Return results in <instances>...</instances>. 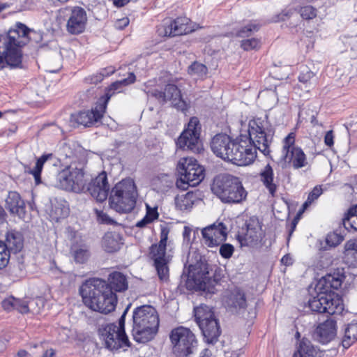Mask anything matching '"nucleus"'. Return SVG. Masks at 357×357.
I'll return each instance as SVG.
<instances>
[{"mask_svg": "<svg viewBox=\"0 0 357 357\" xmlns=\"http://www.w3.org/2000/svg\"><path fill=\"white\" fill-rule=\"evenodd\" d=\"M259 176L261 181L273 197L277 190V185L274 182V173L272 167L267 164L261 169Z\"/></svg>", "mask_w": 357, "mask_h": 357, "instance_id": "30", "label": "nucleus"}, {"mask_svg": "<svg viewBox=\"0 0 357 357\" xmlns=\"http://www.w3.org/2000/svg\"><path fill=\"white\" fill-rule=\"evenodd\" d=\"M259 29V24L256 22H250L248 24L238 29L236 36L240 38H245L250 36L252 33L258 31Z\"/></svg>", "mask_w": 357, "mask_h": 357, "instance_id": "40", "label": "nucleus"}, {"mask_svg": "<svg viewBox=\"0 0 357 357\" xmlns=\"http://www.w3.org/2000/svg\"><path fill=\"white\" fill-rule=\"evenodd\" d=\"M296 135L290 132L282 141L281 160L291 164L294 169H300L307 164L306 155L303 151L295 146Z\"/></svg>", "mask_w": 357, "mask_h": 357, "instance_id": "15", "label": "nucleus"}, {"mask_svg": "<svg viewBox=\"0 0 357 357\" xmlns=\"http://www.w3.org/2000/svg\"><path fill=\"white\" fill-rule=\"evenodd\" d=\"M6 208L11 214L21 216L25 213V204L20 194L17 192H10L6 199Z\"/></svg>", "mask_w": 357, "mask_h": 357, "instance_id": "25", "label": "nucleus"}, {"mask_svg": "<svg viewBox=\"0 0 357 357\" xmlns=\"http://www.w3.org/2000/svg\"><path fill=\"white\" fill-rule=\"evenodd\" d=\"M103 79V75H101L100 73H98L87 77L86 79L90 84H97L98 83L100 82Z\"/></svg>", "mask_w": 357, "mask_h": 357, "instance_id": "57", "label": "nucleus"}, {"mask_svg": "<svg viewBox=\"0 0 357 357\" xmlns=\"http://www.w3.org/2000/svg\"><path fill=\"white\" fill-rule=\"evenodd\" d=\"M80 293L85 305L93 311L107 314L115 310L116 295L103 280H87L81 287Z\"/></svg>", "mask_w": 357, "mask_h": 357, "instance_id": "3", "label": "nucleus"}, {"mask_svg": "<svg viewBox=\"0 0 357 357\" xmlns=\"http://www.w3.org/2000/svg\"><path fill=\"white\" fill-rule=\"evenodd\" d=\"M36 35L39 40L42 35L29 29L25 24L17 22L15 29L7 34L0 36V70L6 66L10 68H22V54L20 47L28 42L29 35Z\"/></svg>", "mask_w": 357, "mask_h": 357, "instance_id": "2", "label": "nucleus"}, {"mask_svg": "<svg viewBox=\"0 0 357 357\" xmlns=\"http://www.w3.org/2000/svg\"><path fill=\"white\" fill-rule=\"evenodd\" d=\"M121 238L116 232H107L102 238V245L104 250L107 252H117L121 245Z\"/></svg>", "mask_w": 357, "mask_h": 357, "instance_id": "31", "label": "nucleus"}, {"mask_svg": "<svg viewBox=\"0 0 357 357\" xmlns=\"http://www.w3.org/2000/svg\"><path fill=\"white\" fill-rule=\"evenodd\" d=\"M190 19L180 17L173 20L169 25L165 28V36L174 37L186 34L192 31L188 24Z\"/></svg>", "mask_w": 357, "mask_h": 357, "instance_id": "24", "label": "nucleus"}, {"mask_svg": "<svg viewBox=\"0 0 357 357\" xmlns=\"http://www.w3.org/2000/svg\"><path fill=\"white\" fill-rule=\"evenodd\" d=\"M234 251V248L229 243L222 244L220 247V255L225 259L230 258Z\"/></svg>", "mask_w": 357, "mask_h": 357, "instance_id": "47", "label": "nucleus"}, {"mask_svg": "<svg viewBox=\"0 0 357 357\" xmlns=\"http://www.w3.org/2000/svg\"><path fill=\"white\" fill-rule=\"evenodd\" d=\"M344 240V235L338 233L337 231L330 233L326 236V243L330 247H336Z\"/></svg>", "mask_w": 357, "mask_h": 357, "instance_id": "41", "label": "nucleus"}, {"mask_svg": "<svg viewBox=\"0 0 357 357\" xmlns=\"http://www.w3.org/2000/svg\"><path fill=\"white\" fill-rule=\"evenodd\" d=\"M132 336L139 343L151 340L158 331L159 316L151 305L136 307L132 312Z\"/></svg>", "mask_w": 357, "mask_h": 357, "instance_id": "4", "label": "nucleus"}, {"mask_svg": "<svg viewBox=\"0 0 357 357\" xmlns=\"http://www.w3.org/2000/svg\"><path fill=\"white\" fill-rule=\"evenodd\" d=\"M150 257L154 261L155 267L160 280H166L168 278L169 257L166 255V246L158 244L152 245L150 248Z\"/></svg>", "mask_w": 357, "mask_h": 357, "instance_id": "22", "label": "nucleus"}, {"mask_svg": "<svg viewBox=\"0 0 357 357\" xmlns=\"http://www.w3.org/2000/svg\"><path fill=\"white\" fill-rule=\"evenodd\" d=\"M298 80L300 83L299 86L302 88V85H303L307 91H309L310 89L316 85L314 74L311 70H307L305 72H301L298 76Z\"/></svg>", "mask_w": 357, "mask_h": 357, "instance_id": "38", "label": "nucleus"}, {"mask_svg": "<svg viewBox=\"0 0 357 357\" xmlns=\"http://www.w3.org/2000/svg\"><path fill=\"white\" fill-rule=\"evenodd\" d=\"M130 307V304H129L127 307L125 309L123 313L119 320V326H117V329L119 333H121L123 334H126L125 332V319L126 314L128 311L129 307Z\"/></svg>", "mask_w": 357, "mask_h": 357, "instance_id": "52", "label": "nucleus"}, {"mask_svg": "<svg viewBox=\"0 0 357 357\" xmlns=\"http://www.w3.org/2000/svg\"><path fill=\"white\" fill-rule=\"evenodd\" d=\"M177 170L181 176L180 179L176 181L178 188L185 189L187 186H196L204 178V169L192 158H181L178 163Z\"/></svg>", "mask_w": 357, "mask_h": 357, "instance_id": "9", "label": "nucleus"}, {"mask_svg": "<svg viewBox=\"0 0 357 357\" xmlns=\"http://www.w3.org/2000/svg\"><path fill=\"white\" fill-rule=\"evenodd\" d=\"M204 243L213 248L220 245L227 238V228L222 222L214 223L202 230Z\"/></svg>", "mask_w": 357, "mask_h": 357, "instance_id": "19", "label": "nucleus"}, {"mask_svg": "<svg viewBox=\"0 0 357 357\" xmlns=\"http://www.w3.org/2000/svg\"><path fill=\"white\" fill-rule=\"evenodd\" d=\"M56 188L76 193L85 190L84 172L81 168L69 167L59 172L52 184Z\"/></svg>", "mask_w": 357, "mask_h": 357, "instance_id": "11", "label": "nucleus"}, {"mask_svg": "<svg viewBox=\"0 0 357 357\" xmlns=\"http://www.w3.org/2000/svg\"><path fill=\"white\" fill-rule=\"evenodd\" d=\"M130 20L128 17H123L121 19L117 20L114 23V27L116 29H123L129 24Z\"/></svg>", "mask_w": 357, "mask_h": 357, "instance_id": "55", "label": "nucleus"}, {"mask_svg": "<svg viewBox=\"0 0 357 357\" xmlns=\"http://www.w3.org/2000/svg\"><path fill=\"white\" fill-rule=\"evenodd\" d=\"M135 79L136 77L135 74L133 73H130L127 78L112 83L104 96H107L108 94H110L111 97L116 91L120 92L123 86L134 83Z\"/></svg>", "mask_w": 357, "mask_h": 357, "instance_id": "37", "label": "nucleus"}, {"mask_svg": "<svg viewBox=\"0 0 357 357\" xmlns=\"http://www.w3.org/2000/svg\"><path fill=\"white\" fill-rule=\"evenodd\" d=\"M296 10V8H287L275 16L274 22L284 21L289 19Z\"/></svg>", "mask_w": 357, "mask_h": 357, "instance_id": "49", "label": "nucleus"}, {"mask_svg": "<svg viewBox=\"0 0 357 357\" xmlns=\"http://www.w3.org/2000/svg\"><path fill=\"white\" fill-rule=\"evenodd\" d=\"M207 264L202 261L201 257L195 264L188 265V279L194 281L197 288L209 294H215V284H217L215 279L213 280L208 278Z\"/></svg>", "mask_w": 357, "mask_h": 357, "instance_id": "14", "label": "nucleus"}, {"mask_svg": "<svg viewBox=\"0 0 357 357\" xmlns=\"http://www.w3.org/2000/svg\"><path fill=\"white\" fill-rule=\"evenodd\" d=\"M199 200L197 192H188L185 194L177 195L175 198V204L177 209L181 211H189Z\"/></svg>", "mask_w": 357, "mask_h": 357, "instance_id": "27", "label": "nucleus"}, {"mask_svg": "<svg viewBox=\"0 0 357 357\" xmlns=\"http://www.w3.org/2000/svg\"><path fill=\"white\" fill-rule=\"evenodd\" d=\"M188 72L191 76L204 79L207 75L208 68L205 65L195 61L188 67Z\"/></svg>", "mask_w": 357, "mask_h": 357, "instance_id": "39", "label": "nucleus"}, {"mask_svg": "<svg viewBox=\"0 0 357 357\" xmlns=\"http://www.w3.org/2000/svg\"><path fill=\"white\" fill-rule=\"evenodd\" d=\"M145 216L148 217L151 222H153L155 220L158 219L159 214L157 208H151L148 204H146V213Z\"/></svg>", "mask_w": 357, "mask_h": 357, "instance_id": "53", "label": "nucleus"}, {"mask_svg": "<svg viewBox=\"0 0 357 357\" xmlns=\"http://www.w3.org/2000/svg\"><path fill=\"white\" fill-rule=\"evenodd\" d=\"M17 305H15V309L21 313H26L29 312V307L25 301L16 299Z\"/></svg>", "mask_w": 357, "mask_h": 357, "instance_id": "54", "label": "nucleus"}, {"mask_svg": "<svg viewBox=\"0 0 357 357\" xmlns=\"http://www.w3.org/2000/svg\"><path fill=\"white\" fill-rule=\"evenodd\" d=\"M245 228L238 232L237 240L241 247H248L250 248L259 246L263 236L261 226L259 219L257 217H251L245 223Z\"/></svg>", "mask_w": 357, "mask_h": 357, "instance_id": "17", "label": "nucleus"}, {"mask_svg": "<svg viewBox=\"0 0 357 357\" xmlns=\"http://www.w3.org/2000/svg\"><path fill=\"white\" fill-rule=\"evenodd\" d=\"M6 213L3 206L0 204V225L6 221Z\"/></svg>", "mask_w": 357, "mask_h": 357, "instance_id": "64", "label": "nucleus"}, {"mask_svg": "<svg viewBox=\"0 0 357 357\" xmlns=\"http://www.w3.org/2000/svg\"><path fill=\"white\" fill-rule=\"evenodd\" d=\"M195 321L202 331L204 340L208 344L215 343L221 333L218 319L212 309L201 305L194 309Z\"/></svg>", "mask_w": 357, "mask_h": 357, "instance_id": "7", "label": "nucleus"}, {"mask_svg": "<svg viewBox=\"0 0 357 357\" xmlns=\"http://www.w3.org/2000/svg\"><path fill=\"white\" fill-rule=\"evenodd\" d=\"M331 278V276H329L328 280ZM341 284H342V281L340 279L334 278L333 277H332V281H331V287H333V289H337L341 286Z\"/></svg>", "mask_w": 357, "mask_h": 357, "instance_id": "61", "label": "nucleus"}, {"mask_svg": "<svg viewBox=\"0 0 357 357\" xmlns=\"http://www.w3.org/2000/svg\"><path fill=\"white\" fill-rule=\"evenodd\" d=\"M169 233V229L168 227L162 226L160 229V241L158 245L167 246V241L168 239V235Z\"/></svg>", "mask_w": 357, "mask_h": 357, "instance_id": "50", "label": "nucleus"}, {"mask_svg": "<svg viewBox=\"0 0 357 357\" xmlns=\"http://www.w3.org/2000/svg\"><path fill=\"white\" fill-rule=\"evenodd\" d=\"M322 194V189L320 186H315L313 190L310 192L307 200L303 204V209H306L310 206L312 203L318 199V197Z\"/></svg>", "mask_w": 357, "mask_h": 357, "instance_id": "43", "label": "nucleus"}, {"mask_svg": "<svg viewBox=\"0 0 357 357\" xmlns=\"http://www.w3.org/2000/svg\"><path fill=\"white\" fill-rule=\"evenodd\" d=\"M138 192L134 180L122 179L112 188L109 204L112 209L119 213H130L135 207Z\"/></svg>", "mask_w": 357, "mask_h": 357, "instance_id": "5", "label": "nucleus"}, {"mask_svg": "<svg viewBox=\"0 0 357 357\" xmlns=\"http://www.w3.org/2000/svg\"><path fill=\"white\" fill-rule=\"evenodd\" d=\"M71 254L77 264H84L90 257L89 248L86 245H73L71 247Z\"/></svg>", "mask_w": 357, "mask_h": 357, "instance_id": "33", "label": "nucleus"}, {"mask_svg": "<svg viewBox=\"0 0 357 357\" xmlns=\"http://www.w3.org/2000/svg\"><path fill=\"white\" fill-rule=\"evenodd\" d=\"M53 158L54 155L52 153L43 154L38 158L35 167L30 172L33 176L36 184L41 183L40 175L44 164Z\"/></svg>", "mask_w": 357, "mask_h": 357, "instance_id": "34", "label": "nucleus"}, {"mask_svg": "<svg viewBox=\"0 0 357 357\" xmlns=\"http://www.w3.org/2000/svg\"><path fill=\"white\" fill-rule=\"evenodd\" d=\"M241 47L245 51H250L260 47V40L255 38L243 40Z\"/></svg>", "mask_w": 357, "mask_h": 357, "instance_id": "44", "label": "nucleus"}, {"mask_svg": "<svg viewBox=\"0 0 357 357\" xmlns=\"http://www.w3.org/2000/svg\"><path fill=\"white\" fill-rule=\"evenodd\" d=\"M298 12L301 16L305 20L312 19L317 15V10L311 6L301 7Z\"/></svg>", "mask_w": 357, "mask_h": 357, "instance_id": "45", "label": "nucleus"}, {"mask_svg": "<svg viewBox=\"0 0 357 357\" xmlns=\"http://www.w3.org/2000/svg\"><path fill=\"white\" fill-rule=\"evenodd\" d=\"M169 338L176 357H190L197 349V339L188 328L180 326L173 329Z\"/></svg>", "mask_w": 357, "mask_h": 357, "instance_id": "8", "label": "nucleus"}, {"mask_svg": "<svg viewBox=\"0 0 357 357\" xmlns=\"http://www.w3.org/2000/svg\"><path fill=\"white\" fill-rule=\"evenodd\" d=\"M87 22L86 10L79 6L73 7L66 22L67 31L73 35H78L85 30Z\"/></svg>", "mask_w": 357, "mask_h": 357, "instance_id": "21", "label": "nucleus"}, {"mask_svg": "<svg viewBox=\"0 0 357 357\" xmlns=\"http://www.w3.org/2000/svg\"><path fill=\"white\" fill-rule=\"evenodd\" d=\"M318 354V349L307 338L303 337L299 342L297 351L293 357H301L307 356L309 357H315Z\"/></svg>", "mask_w": 357, "mask_h": 357, "instance_id": "32", "label": "nucleus"}, {"mask_svg": "<svg viewBox=\"0 0 357 357\" xmlns=\"http://www.w3.org/2000/svg\"><path fill=\"white\" fill-rule=\"evenodd\" d=\"M50 211L52 218L58 222L68 215L69 208L65 203L55 202L52 204Z\"/></svg>", "mask_w": 357, "mask_h": 357, "instance_id": "36", "label": "nucleus"}, {"mask_svg": "<svg viewBox=\"0 0 357 357\" xmlns=\"http://www.w3.org/2000/svg\"><path fill=\"white\" fill-rule=\"evenodd\" d=\"M308 304L312 311L330 315L340 314L344 309L342 298L334 292H320Z\"/></svg>", "mask_w": 357, "mask_h": 357, "instance_id": "10", "label": "nucleus"}, {"mask_svg": "<svg viewBox=\"0 0 357 357\" xmlns=\"http://www.w3.org/2000/svg\"><path fill=\"white\" fill-rule=\"evenodd\" d=\"M109 190L107 176L105 172H102L91 180L87 185L85 183L84 192H88L97 202H102L107 198Z\"/></svg>", "mask_w": 357, "mask_h": 357, "instance_id": "20", "label": "nucleus"}, {"mask_svg": "<svg viewBox=\"0 0 357 357\" xmlns=\"http://www.w3.org/2000/svg\"><path fill=\"white\" fill-rule=\"evenodd\" d=\"M211 190L225 203H241L248 195L240 179L229 174L217 176Z\"/></svg>", "mask_w": 357, "mask_h": 357, "instance_id": "6", "label": "nucleus"}, {"mask_svg": "<svg viewBox=\"0 0 357 357\" xmlns=\"http://www.w3.org/2000/svg\"><path fill=\"white\" fill-rule=\"evenodd\" d=\"M114 68L113 67H109L107 68L102 69L100 72L101 75H103V77H107L114 73Z\"/></svg>", "mask_w": 357, "mask_h": 357, "instance_id": "63", "label": "nucleus"}, {"mask_svg": "<svg viewBox=\"0 0 357 357\" xmlns=\"http://www.w3.org/2000/svg\"><path fill=\"white\" fill-rule=\"evenodd\" d=\"M324 143L328 147H331L333 146L334 135H333V130H329V131L326 132V133L324 136Z\"/></svg>", "mask_w": 357, "mask_h": 357, "instance_id": "58", "label": "nucleus"}, {"mask_svg": "<svg viewBox=\"0 0 357 357\" xmlns=\"http://www.w3.org/2000/svg\"><path fill=\"white\" fill-rule=\"evenodd\" d=\"M151 222H152L149 219L148 217L144 216L142 220L136 223V227L139 228H143Z\"/></svg>", "mask_w": 357, "mask_h": 357, "instance_id": "59", "label": "nucleus"}, {"mask_svg": "<svg viewBox=\"0 0 357 357\" xmlns=\"http://www.w3.org/2000/svg\"><path fill=\"white\" fill-rule=\"evenodd\" d=\"M248 134L250 143L234 140L226 134H218L212 138L211 149L225 161L238 166L249 165L257 157V149L264 155L269 154L274 130L266 116L255 118L249 121Z\"/></svg>", "mask_w": 357, "mask_h": 357, "instance_id": "1", "label": "nucleus"}, {"mask_svg": "<svg viewBox=\"0 0 357 357\" xmlns=\"http://www.w3.org/2000/svg\"><path fill=\"white\" fill-rule=\"evenodd\" d=\"M192 232V229L188 226H185L183 231V238L184 243L187 244L190 243L191 242V234Z\"/></svg>", "mask_w": 357, "mask_h": 357, "instance_id": "56", "label": "nucleus"}, {"mask_svg": "<svg viewBox=\"0 0 357 357\" xmlns=\"http://www.w3.org/2000/svg\"><path fill=\"white\" fill-rule=\"evenodd\" d=\"M95 212L97 216V220L100 223L109 225H115L116 223L115 220L111 218L103 211L95 209Z\"/></svg>", "mask_w": 357, "mask_h": 357, "instance_id": "46", "label": "nucleus"}, {"mask_svg": "<svg viewBox=\"0 0 357 357\" xmlns=\"http://www.w3.org/2000/svg\"><path fill=\"white\" fill-rule=\"evenodd\" d=\"M201 126L197 117H191L187 128L183 131L176 141V146L183 150L198 153L200 150Z\"/></svg>", "mask_w": 357, "mask_h": 357, "instance_id": "16", "label": "nucleus"}, {"mask_svg": "<svg viewBox=\"0 0 357 357\" xmlns=\"http://www.w3.org/2000/svg\"><path fill=\"white\" fill-rule=\"evenodd\" d=\"M117 331V326L115 324L102 325L98 330L100 340L104 342L105 347L110 351L130 347L126 334Z\"/></svg>", "mask_w": 357, "mask_h": 357, "instance_id": "18", "label": "nucleus"}, {"mask_svg": "<svg viewBox=\"0 0 357 357\" xmlns=\"http://www.w3.org/2000/svg\"><path fill=\"white\" fill-rule=\"evenodd\" d=\"M109 99L110 94L100 97L96 103L94 108L73 114L70 116V121L84 127H90L94 125L103 117Z\"/></svg>", "mask_w": 357, "mask_h": 357, "instance_id": "12", "label": "nucleus"}, {"mask_svg": "<svg viewBox=\"0 0 357 357\" xmlns=\"http://www.w3.org/2000/svg\"><path fill=\"white\" fill-rule=\"evenodd\" d=\"M357 340V322L348 324L342 342V346L347 349Z\"/></svg>", "mask_w": 357, "mask_h": 357, "instance_id": "35", "label": "nucleus"}, {"mask_svg": "<svg viewBox=\"0 0 357 357\" xmlns=\"http://www.w3.org/2000/svg\"><path fill=\"white\" fill-rule=\"evenodd\" d=\"M294 259L290 255H285L281 259V263L285 266H290L293 264Z\"/></svg>", "mask_w": 357, "mask_h": 357, "instance_id": "60", "label": "nucleus"}, {"mask_svg": "<svg viewBox=\"0 0 357 357\" xmlns=\"http://www.w3.org/2000/svg\"><path fill=\"white\" fill-rule=\"evenodd\" d=\"M3 243L6 245L8 250L17 253L23 248L22 235L20 232L15 230L9 231L6 235V241Z\"/></svg>", "mask_w": 357, "mask_h": 357, "instance_id": "29", "label": "nucleus"}, {"mask_svg": "<svg viewBox=\"0 0 357 357\" xmlns=\"http://www.w3.org/2000/svg\"><path fill=\"white\" fill-rule=\"evenodd\" d=\"M109 288L113 292H123L128 288V282L126 276L121 272L114 271L108 277Z\"/></svg>", "mask_w": 357, "mask_h": 357, "instance_id": "26", "label": "nucleus"}, {"mask_svg": "<svg viewBox=\"0 0 357 357\" xmlns=\"http://www.w3.org/2000/svg\"><path fill=\"white\" fill-rule=\"evenodd\" d=\"M225 303L229 308H245L246 299L244 292L238 288L234 289L227 296Z\"/></svg>", "mask_w": 357, "mask_h": 357, "instance_id": "28", "label": "nucleus"}, {"mask_svg": "<svg viewBox=\"0 0 357 357\" xmlns=\"http://www.w3.org/2000/svg\"><path fill=\"white\" fill-rule=\"evenodd\" d=\"M10 260V251L7 250L6 245L0 241V269L5 268Z\"/></svg>", "mask_w": 357, "mask_h": 357, "instance_id": "42", "label": "nucleus"}, {"mask_svg": "<svg viewBox=\"0 0 357 357\" xmlns=\"http://www.w3.org/2000/svg\"><path fill=\"white\" fill-rule=\"evenodd\" d=\"M2 307L5 310L10 311L13 309H15V305L17 304L16 303V299L13 297H10L6 299H4L2 301Z\"/></svg>", "mask_w": 357, "mask_h": 357, "instance_id": "51", "label": "nucleus"}, {"mask_svg": "<svg viewBox=\"0 0 357 357\" xmlns=\"http://www.w3.org/2000/svg\"><path fill=\"white\" fill-rule=\"evenodd\" d=\"M351 215L357 216V205L349 209L344 218H349Z\"/></svg>", "mask_w": 357, "mask_h": 357, "instance_id": "62", "label": "nucleus"}, {"mask_svg": "<svg viewBox=\"0 0 357 357\" xmlns=\"http://www.w3.org/2000/svg\"><path fill=\"white\" fill-rule=\"evenodd\" d=\"M342 224L347 230L353 229L354 230L357 231V215H351L349 218H343Z\"/></svg>", "mask_w": 357, "mask_h": 357, "instance_id": "48", "label": "nucleus"}, {"mask_svg": "<svg viewBox=\"0 0 357 357\" xmlns=\"http://www.w3.org/2000/svg\"><path fill=\"white\" fill-rule=\"evenodd\" d=\"M150 82L145 84V89H144L148 96L154 97L162 102L171 101L174 107L182 112L188 109V105L182 98L180 90L175 84H168L165 86L164 91H159L156 89L149 88L148 84Z\"/></svg>", "mask_w": 357, "mask_h": 357, "instance_id": "13", "label": "nucleus"}, {"mask_svg": "<svg viewBox=\"0 0 357 357\" xmlns=\"http://www.w3.org/2000/svg\"><path fill=\"white\" fill-rule=\"evenodd\" d=\"M315 334L321 343L326 344L331 342L337 334L336 321L333 319H328L317 326Z\"/></svg>", "mask_w": 357, "mask_h": 357, "instance_id": "23", "label": "nucleus"}]
</instances>
